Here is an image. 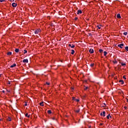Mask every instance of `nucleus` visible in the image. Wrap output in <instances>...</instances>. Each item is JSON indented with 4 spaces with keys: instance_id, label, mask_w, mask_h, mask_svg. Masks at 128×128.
I'll return each mask as SVG.
<instances>
[{
    "instance_id": "obj_35",
    "label": "nucleus",
    "mask_w": 128,
    "mask_h": 128,
    "mask_svg": "<svg viewBox=\"0 0 128 128\" xmlns=\"http://www.w3.org/2000/svg\"><path fill=\"white\" fill-rule=\"evenodd\" d=\"M114 64H118V62H116V61L114 62Z\"/></svg>"
},
{
    "instance_id": "obj_10",
    "label": "nucleus",
    "mask_w": 128,
    "mask_h": 128,
    "mask_svg": "<svg viewBox=\"0 0 128 128\" xmlns=\"http://www.w3.org/2000/svg\"><path fill=\"white\" fill-rule=\"evenodd\" d=\"M68 46H70V48H74L75 46H74V44H72H72H68Z\"/></svg>"
},
{
    "instance_id": "obj_23",
    "label": "nucleus",
    "mask_w": 128,
    "mask_h": 128,
    "mask_svg": "<svg viewBox=\"0 0 128 128\" xmlns=\"http://www.w3.org/2000/svg\"><path fill=\"white\" fill-rule=\"evenodd\" d=\"M99 52H100L102 53L104 52V50H102V49H100Z\"/></svg>"
},
{
    "instance_id": "obj_15",
    "label": "nucleus",
    "mask_w": 128,
    "mask_h": 128,
    "mask_svg": "<svg viewBox=\"0 0 128 128\" xmlns=\"http://www.w3.org/2000/svg\"><path fill=\"white\" fill-rule=\"evenodd\" d=\"M12 52H8V53H7V55L8 56H12Z\"/></svg>"
},
{
    "instance_id": "obj_48",
    "label": "nucleus",
    "mask_w": 128,
    "mask_h": 128,
    "mask_svg": "<svg viewBox=\"0 0 128 128\" xmlns=\"http://www.w3.org/2000/svg\"><path fill=\"white\" fill-rule=\"evenodd\" d=\"M52 120H54V118H53Z\"/></svg>"
},
{
    "instance_id": "obj_47",
    "label": "nucleus",
    "mask_w": 128,
    "mask_h": 128,
    "mask_svg": "<svg viewBox=\"0 0 128 128\" xmlns=\"http://www.w3.org/2000/svg\"><path fill=\"white\" fill-rule=\"evenodd\" d=\"M72 90H74V88H72Z\"/></svg>"
},
{
    "instance_id": "obj_16",
    "label": "nucleus",
    "mask_w": 128,
    "mask_h": 128,
    "mask_svg": "<svg viewBox=\"0 0 128 128\" xmlns=\"http://www.w3.org/2000/svg\"><path fill=\"white\" fill-rule=\"evenodd\" d=\"M7 120H8V122H11L12 118H10V117H8L7 118Z\"/></svg>"
},
{
    "instance_id": "obj_40",
    "label": "nucleus",
    "mask_w": 128,
    "mask_h": 128,
    "mask_svg": "<svg viewBox=\"0 0 128 128\" xmlns=\"http://www.w3.org/2000/svg\"><path fill=\"white\" fill-rule=\"evenodd\" d=\"M10 2H14V0H10Z\"/></svg>"
},
{
    "instance_id": "obj_26",
    "label": "nucleus",
    "mask_w": 128,
    "mask_h": 128,
    "mask_svg": "<svg viewBox=\"0 0 128 128\" xmlns=\"http://www.w3.org/2000/svg\"><path fill=\"white\" fill-rule=\"evenodd\" d=\"M97 28H98V30H100V28H100V26L98 25V26H97Z\"/></svg>"
},
{
    "instance_id": "obj_14",
    "label": "nucleus",
    "mask_w": 128,
    "mask_h": 128,
    "mask_svg": "<svg viewBox=\"0 0 128 128\" xmlns=\"http://www.w3.org/2000/svg\"><path fill=\"white\" fill-rule=\"evenodd\" d=\"M30 115H28V113L25 114V116H26V118H30Z\"/></svg>"
},
{
    "instance_id": "obj_37",
    "label": "nucleus",
    "mask_w": 128,
    "mask_h": 128,
    "mask_svg": "<svg viewBox=\"0 0 128 128\" xmlns=\"http://www.w3.org/2000/svg\"><path fill=\"white\" fill-rule=\"evenodd\" d=\"M24 106H28V104L26 103V104H24Z\"/></svg>"
},
{
    "instance_id": "obj_45",
    "label": "nucleus",
    "mask_w": 128,
    "mask_h": 128,
    "mask_svg": "<svg viewBox=\"0 0 128 128\" xmlns=\"http://www.w3.org/2000/svg\"><path fill=\"white\" fill-rule=\"evenodd\" d=\"M104 106H106V103H104Z\"/></svg>"
},
{
    "instance_id": "obj_36",
    "label": "nucleus",
    "mask_w": 128,
    "mask_h": 128,
    "mask_svg": "<svg viewBox=\"0 0 128 128\" xmlns=\"http://www.w3.org/2000/svg\"><path fill=\"white\" fill-rule=\"evenodd\" d=\"M74 20H78V18L76 17Z\"/></svg>"
},
{
    "instance_id": "obj_18",
    "label": "nucleus",
    "mask_w": 128,
    "mask_h": 128,
    "mask_svg": "<svg viewBox=\"0 0 128 128\" xmlns=\"http://www.w3.org/2000/svg\"><path fill=\"white\" fill-rule=\"evenodd\" d=\"M16 52H20V50L18 48L15 49Z\"/></svg>"
},
{
    "instance_id": "obj_34",
    "label": "nucleus",
    "mask_w": 128,
    "mask_h": 128,
    "mask_svg": "<svg viewBox=\"0 0 128 128\" xmlns=\"http://www.w3.org/2000/svg\"><path fill=\"white\" fill-rule=\"evenodd\" d=\"M88 87H86V88H84V90H88Z\"/></svg>"
},
{
    "instance_id": "obj_38",
    "label": "nucleus",
    "mask_w": 128,
    "mask_h": 128,
    "mask_svg": "<svg viewBox=\"0 0 128 128\" xmlns=\"http://www.w3.org/2000/svg\"><path fill=\"white\" fill-rule=\"evenodd\" d=\"M124 108H125V110H126V108H128L126 106H124Z\"/></svg>"
},
{
    "instance_id": "obj_13",
    "label": "nucleus",
    "mask_w": 128,
    "mask_h": 128,
    "mask_svg": "<svg viewBox=\"0 0 128 128\" xmlns=\"http://www.w3.org/2000/svg\"><path fill=\"white\" fill-rule=\"evenodd\" d=\"M116 17L118 18H122L120 16V14H117Z\"/></svg>"
},
{
    "instance_id": "obj_43",
    "label": "nucleus",
    "mask_w": 128,
    "mask_h": 128,
    "mask_svg": "<svg viewBox=\"0 0 128 128\" xmlns=\"http://www.w3.org/2000/svg\"><path fill=\"white\" fill-rule=\"evenodd\" d=\"M88 128H92V126H89Z\"/></svg>"
},
{
    "instance_id": "obj_22",
    "label": "nucleus",
    "mask_w": 128,
    "mask_h": 128,
    "mask_svg": "<svg viewBox=\"0 0 128 128\" xmlns=\"http://www.w3.org/2000/svg\"><path fill=\"white\" fill-rule=\"evenodd\" d=\"M80 109H78V110H75V112H80Z\"/></svg>"
},
{
    "instance_id": "obj_9",
    "label": "nucleus",
    "mask_w": 128,
    "mask_h": 128,
    "mask_svg": "<svg viewBox=\"0 0 128 128\" xmlns=\"http://www.w3.org/2000/svg\"><path fill=\"white\" fill-rule=\"evenodd\" d=\"M23 62H26V64H28V59H24L23 60Z\"/></svg>"
},
{
    "instance_id": "obj_7",
    "label": "nucleus",
    "mask_w": 128,
    "mask_h": 128,
    "mask_svg": "<svg viewBox=\"0 0 128 128\" xmlns=\"http://www.w3.org/2000/svg\"><path fill=\"white\" fill-rule=\"evenodd\" d=\"M110 118H112V116H110V114H109L106 116V118L108 120H110Z\"/></svg>"
},
{
    "instance_id": "obj_50",
    "label": "nucleus",
    "mask_w": 128,
    "mask_h": 128,
    "mask_svg": "<svg viewBox=\"0 0 128 128\" xmlns=\"http://www.w3.org/2000/svg\"><path fill=\"white\" fill-rule=\"evenodd\" d=\"M104 108V106H103Z\"/></svg>"
},
{
    "instance_id": "obj_46",
    "label": "nucleus",
    "mask_w": 128,
    "mask_h": 128,
    "mask_svg": "<svg viewBox=\"0 0 128 128\" xmlns=\"http://www.w3.org/2000/svg\"><path fill=\"white\" fill-rule=\"evenodd\" d=\"M1 76H2V74H0V78Z\"/></svg>"
},
{
    "instance_id": "obj_25",
    "label": "nucleus",
    "mask_w": 128,
    "mask_h": 128,
    "mask_svg": "<svg viewBox=\"0 0 128 128\" xmlns=\"http://www.w3.org/2000/svg\"><path fill=\"white\" fill-rule=\"evenodd\" d=\"M124 36H126V34H128V32H124Z\"/></svg>"
},
{
    "instance_id": "obj_28",
    "label": "nucleus",
    "mask_w": 128,
    "mask_h": 128,
    "mask_svg": "<svg viewBox=\"0 0 128 128\" xmlns=\"http://www.w3.org/2000/svg\"><path fill=\"white\" fill-rule=\"evenodd\" d=\"M94 66V64H90V66L92 67Z\"/></svg>"
},
{
    "instance_id": "obj_21",
    "label": "nucleus",
    "mask_w": 128,
    "mask_h": 128,
    "mask_svg": "<svg viewBox=\"0 0 128 128\" xmlns=\"http://www.w3.org/2000/svg\"><path fill=\"white\" fill-rule=\"evenodd\" d=\"M44 102H42L40 103V106H44Z\"/></svg>"
},
{
    "instance_id": "obj_51",
    "label": "nucleus",
    "mask_w": 128,
    "mask_h": 128,
    "mask_svg": "<svg viewBox=\"0 0 128 128\" xmlns=\"http://www.w3.org/2000/svg\"><path fill=\"white\" fill-rule=\"evenodd\" d=\"M0 120H1V119H0Z\"/></svg>"
},
{
    "instance_id": "obj_30",
    "label": "nucleus",
    "mask_w": 128,
    "mask_h": 128,
    "mask_svg": "<svg viewBox=\"0 0 128 128\" xmlns=\"http://www.w3.org/2000/svg\"><path fill=\"white\" fill-rule=\"evenodd\" d=\"M75 100L76 102H80V100H78V99H76V100Z\"/></svg>"
},
{
    "instance_id": "obj_4",
    "label": "nucleus",
    "mask_w": 128,
    "mask_h": 128,
    "mask_svg": "<svg viewBox=\"0 0 128 128\" xmlns=\"http://www.w3.org/2000/svg\"><path fill=\"white\" fill-rule=\"evenodd\" d=\"M16 6H18V4L16 3L13 2L12 4V6H13V8H16Z\"/></svg>"
},
{
    "instance_id": "obj_17",
    "label": "nucleus",
    "mask_w": 128,
    "mask_h": 128,
    "mask_svg": "<svg viewBox=\"0 0 128 128\" xmlns=\"http://www.w3.org/2000/svg\"><path fill=\"white\" fill-rule=\"evenodd\" d=\"M71 52V54H74V50H72Z\"/></svg>"
},
{
    "instance_id": "obj_42",
    "label": "nucleus",
    "mask_w": 128,
    "mask_h": 128,
    "mask_svg": "<svg viewBox=\"0 0 128 128\" xmlns=\"http://www.w3.org/2000/svg\"><path fill=\"white\" fill-rule=\"evenodd\" d=\"M2 92L4 93V90H3L2 91Z\"/></svg>"
},
{
    "instance_id": "obj_3",
    "label": "nucleus",
    "mask_w": 128,
    "mask_h": 128,
    "mask_svg": "<svg viewBox=\"0 0 128 128\" xmlns=\"http://www.w3.org/2000/svg\"><path fill=\"white\" fill-rule=\"evenodd\" d=\"M100 115L102 116H106V112L104 111L102 112H101Z\"/></svg>"
},
{
    "instance_id": "obj_44",
    "label": "nucleus",
    "mask_w": 128,
    "mask_h": 128,
    "mask_svg": "<svg viewBox=\"0 0 128 128\" xmlns=\"http://www.w3.org/2000/svg\"><path fill=\"white\" fill-rule=\"evenodd\" d=\"M100 124V126H102V123Z\"/></svg>"
},
{
    "instance_id": "obj_41",
    "label": "nucleus",
    "mask_w": 128,
    "mask_h": 128,
    "mask_svg": "<svg viewBox=\"0 0 128 128\" xmlns=\"http://www.w3.org/2000/svg\"><path fill=\"white\" fill-rule=\"evenodd\" d=\"M8 84H10V82H8Z\"/></svg>"
},
{
    "instance_id": "obj_20",
    "label": "nucleus",
    "mask_w": 128,
    "mask_h": 128,
    "mask_svg": "<svg viewBox=\"0 0 128 128\" xmlns=\"http://www.w3.org/2000/svg\"><path fill=\"white\" fill-rule=\"evenodd\" d=\"M48 112L49 114H52V110H48Z\"/></svg>"
},
{
    "instance_id": "obj_5",
    "label": "nucleus",
    "mask_w": 128,
    "mask_h": 128,
    "mask_svg": "<svg viewBox=\"0 0 128 128\" xmlns=\"http://www.w3.org/2000/svg\"><path fill=\"white\" fill-rule=\"evenodd\" d=\"M82 14V10H78V12H77V14Z\"/></svg>"
},
{
    "instance_id": "obj_32",
    "label": "nucleus",
    "mask_w": 128,
    "mask_h": 128,
    "mask_svg": "<svg viewBox=\"0 0 128 128\" xmlns=\"http://www.w3.org/2000/svg\"><path fill=\"white\" fill-rule=\"evenodd\" d=\"M123 78H124V80H126V76H123Z\"/></svg>"
},
{
    "instance_id": "obj_11",
    "label": "nucleus",
    "mask_w": 128,
    "mask_h": 128,
    "mask_svg": "<svg viewBox=\"0 0 128 128\" xmlns=\"http://www.w3.org/2000/svg\"><path fill=\"white\" fill-rule=\"evenodd\" d=\"M120 64H122V66H126V63H122V62H120Z\"/></svg>"
},
{
    "instance_id": "obj_1",
    "label": "nucleus",
    "mask_w": 128,
    "mask_h": 128,
    "mask_svg": "<svg viewBox=\"0 0 128 128\" xmlns=\"http://www.w3.org/2000/svg\"><path fill=\"white\" fill-rule=\"evenodd\" d=\"M40 32V29H37L34 32L36 34H38V32Z\"/></svg>"
},
{
    "instance_id": "obj_29",
    "label": "nucleus",
    "mask_w": 128,
    "mask_h": 128,
    "mask_svg": "<svg viewBox=\"0 0 128 128\" xmlns=\"http://www.w3.org/2000/svg\"><path fill=\"white\" fill-rule=\"evenodd\" d=\"M72 100H76V98H74V97H72Z\"/></svg>"
},
{
    "instance_id": "obj_49",
    "label": "nucleus",
    "mask_w": 128,
    "mask_h": 128,
    "mask_svg": "<svg viewBox=\"0 0 128 128\" xmlns=\"http://www.w3.org/2000/svg\"><path fill=\"white\" fill-rule=\"evenodd\" d=\"M127 102H128V100L127 99Z\"/></svg>"
},
{
    "instance_id": "obj_31",
    "label": "nucleus",
    "mask_w": 128,
    "mask_h": 128,
    "mask_svg": "<svg viewBox=\"0 0 128 128\" xmlns=\"http://www.w3.org/2000/svg\"><path fill=\"white\" fill-rule=\"evenodd\" d=\"M6 0H0V2H4Z\"/></svg>"
},
{
    "instance_id": "obj_39",
    "label": "nucleus",
    "mask_w": 128,
    "mask_h": 128,
    "mask_svg": "<svg viewBox=\"0 0 128 128\" xmlns=\"http://www.w3.org/2000/svg\"><path fill=\"white\" fill-rule=\"evenodd\" d=\"M89 36H92V33H88Z\"/></svg>"
},
{
    "instance_id": "obj_2",
    "label": "nucleus",
    "mask_w": 128,
    "mask_h": 128,
    "mask_svg": "<svg viewBox=\"0 0 128 128\" xmlns=\"http://www.w3.org/2000/svg\"><path fill=\"white\" fill-rule=\"evenodd\" d=\"M124 46V44H118V47L120 48H122V47Z\"/></svg>"
},
{
    "instance_id": "obj_24",
    "label": "nucleus",
    "mask_w": 128,
    "mask_h": 128,
    "mask_svg": "<svg viewBox=\"0 0 128 128\" xmlns=\"http://www.w3.org/2000/svg\"><path fill=\"white\" fill-rule=\"evenodd\" d=\"M125 50H127V52H128V46L125 47Z\"/></svg>"
},
{
    "instance_id": "obj_33",
    "label": "nucleus",
    "mask_w": 128,
    "mask_h": 128,
    "mask_svg": "<svg viewBox=\"0 0 128 128\" xmlns=\"http://www.w3.org/2000/svg\"><path fill=\"white\" fill-rule=\"evenodd\" d=\"M46 84H47L48 86H50V83L46 82Z\"/></svg>"
},
{
    "instance_id": "obj_8",
    "label": "nucleus",
    "mask_w": 128,
    "mask_h": 128,
    "mask_svg": "<svg viewBox=\"0 0 128 128\" xmlns=\"http://www.w3.org/2000/svg\"><path fill=\"white\" fill-rule=\"evenodd\" d=\"M89 52H90V54H94V49H90Z\"/></svg>"
},
{
    "instance_id": "obj_6",
    "label": "nucleus",
    "mask_w": 128,
    "mask_h": 128,
    "mask_svg": "<svg viewBox=\"0 0 128 128\" xmlns=\"http://www.w3.org/2000/svg\"><path fill=\"white\" fill-rule=\"evenodd\" d=\"M15 66H16V64H14L10 66V68H14Z\"/></svg>"
},
{
    "instance_id": "obj_27",
    "label": "nucleus",
    "mask_w": 128,
    "mask_h": 128,
    "mask_svg": "<svg viewBox=\"0 0 128 128\" xmlns=\"http://www.w3.org/2000/svg\"><path fill=\"white\" fill-rule=\"evenodd\" d=\"M26 52H28V51H27L26 50H24V54H26Z\"/></svg>"
},
{
    "instance_id": "obj_12",
    "label": "nucleus",
    "mask_w": 128,
    "mask_h": 128,
    "mask_svg": "<svg viewBox=\"0 0 128 128\" xmlns=\"http://www.w3.org/2000/svg\"><path fill=\"white\" fill-rule=\"evenodd\" d=\"M119 82H122V84H124V80H120Z\"/></svg>"
},
{
    "instance_id": "obj_19",
    "label": "nucleus",
    "mask_w": 128,
    "mask_h": 128,
    "mask_svg": "<svg viewBox=\"0 0 128 128\" xmlns=\"http://www.w3.org/2000/svg\"><path fill=\"white\" fill-rule=\"evenodd\" d=\"M104 56H106V54H108V52L104 51Z\"/></svg>"
}]
</instances>
